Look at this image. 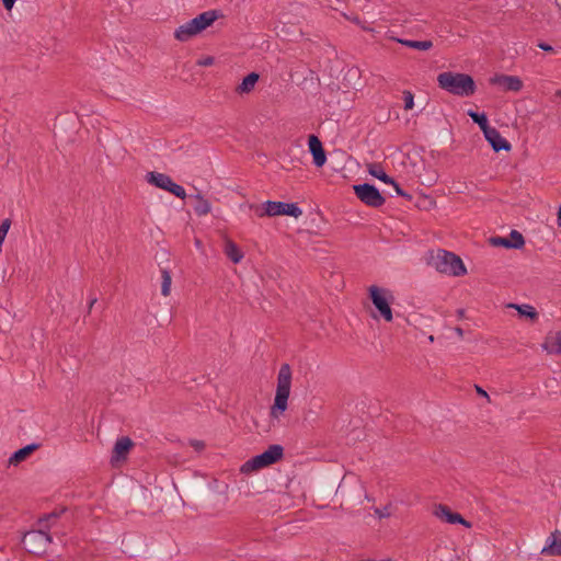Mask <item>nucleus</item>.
I'll list each match as a JSON object with an SVG mask.
<instances>
[{
    "label": "nucleus",
    "instance_id": "1",
    "mask_svg": "<svg viewBox=\"0 0 561 561\" xmlns=\"http://www.w3.org/2000/svg\"><path fill=\"white\" fill-rule=\"evenodd\" d=\"M437 81L442 89L455 95L468 96L476 91L473 79L466 73L443 72L438 75Z\"/></svg>",
    "mask_w": 561,
    "mask_h": 561
},
{
    "label": "nucleus",
    "instance_id": "2",
    "mask_svg": "<svg viewBox=\"0 0 561 561\" xmlns=\"http://www.w3.org/2000/svg\"><path fill=\"white\" fill-rule=\"evenodd\" d=\"M291 387V369L288 364H283L277 375V386L272 407V415L278 417L287 409V401L290 394Z\"/></svg>",
    "mask_w": 561,
    "mask_h": 561
},
{
    "label": "nucleus",
    "instance_id": "3",
    "mask_svg": "<svg viewBox=\"0 0 561 561\" xmlns=\"http://www.w3.org/2000/svg\"><path fill=\"white\" fill-rule=\"evenodd\" d=\"M432 262L438 272L447 275L460 276L467 272L462 260L445 250H437L432 257Z\"/></svg>",
    "mask_w": 561,
    "mask_h": 561
},
{
    "label": "nucleus",
    "instance_id": "4",
    "mask_svg": "<svg viewBox=\"0 0 561 561\" xmlns=\"http://www.w3.org/2000/svg\"><path fill=\"white\" fill-rule=\"evenodd\" d=\"M369 297L373 301V305L377 309L379 317L385 319L387 322L392 321L393 316L391 304L393 302V295L385 288L370 286Z\"/></svg>",
    "mask_w": 561,
    "mask_h": 561
},
{
    "label": "nucleus",
    "instance_id": "5",
    "mask_svg": "<svg viewBox=\"0 0 561 561\" xmlns=\"http://www.w3.org/2000/svg\"><path fill=\"white\" fill-rule=\"evenodd\" d=\"M50 542L51 537L43 527L25 533L22 539L24 548L33 554L44 553Z\"/></svg>",
    "mask_w": 561,
    "mask_h": 561
},
{
    "label": "nucleus",
    "instance_id": "6",
    "mask_svg": "<svg viewBox=\"0 0 561 561\" xmlns=\"http://www.w3.org/2000/svg\"><path fill=\"white\" fill-rule=\"evenodd\" d=\"M283 456V447L279 445H272L264 453L253 457L251 461H248V470H260L266 468Z\"/></svg>",
    "mask_w": 561,
    "mask_h": 561
},
{
    "label": "nucleus",
    "instance_id": "7",
    "mask_svg": "<svg viewBox=\"0 0 561 561\" xmlns=\"http://www.w3.org/2000/svg\"><path fill=\"white\" fill-rule=\"evenodd\" d=\"M354 192L368 206L379 207L385 203V198L374 185L367 183L358 184L354 186Z\"/></svg>",
    "mask_w": 561,
    "mask_h": 561
},
{
    "label": "nucleus",
    "instance_id": "8",
    "mask_svg": "<svg viewBox=\"0 0 561 561\" xmlns=\"http://www.w3.org/2000/svg\"><path fill=\"white\" fill-rule=\"evenodd\" d=\"M265 213L268 216L288 215L295 218L302 215V210L296 204L282 202H267Z\"/></svg>",
    "mask_w": 561,
    "mask_h": 561
},
{
    "label": "nucleus",
    "instance_id": "9",
    "mask_svg": "<svg viewBox=\"0 0 561 561\" xmlns=\"http://www.w3.org/2000/svg\"><path fill=\"white\" fill-rule=\"evenodd\" d=\"M133 446L134 442L128 436L119 437L113 447L111 462L114 463L125 460Z\"/></svg>",
    "mask_w": 561,
    "mask_h": 561
},
{
    "label": "nucleus",
    "instance_id": "10",
    "mask_svg": "<svg viewBox=\"0 0 561 561\" xmlns=\"http://www.w3.org/2000/svg\"><path fill=\"white\" fill-rule=\"evenodd\" d=\"M434 515L446 522V523H449V524H461L463 526H466L467 528H470L471 527V524L469 522H467L465 518H462L461 515H459L458 513H454L450 511V508L446 505H438L435 507L434 510Z\"/></svg>",
    "mask_w": 561,
    "mask_h": 561
},
{
    "label": "nucleus",
    "instance_id": "11",
    "mask_svg": "<svg viewBox=\"0 0 561 561\" xmlns=\"http://www.w3.org/2000/svg\"><path fill=\"white\" fill-rule=\"evenodd\" d=\"M484 137L490 142L492 148L497 152L500 150L508 151L511 149L510 142L501 136V134L493 127L484 130Z\"/></svg>",
    "mask_w": 561,
    "mask_h": 561
},
{
    "label": "nucleus",
    "instance_id": "12",
    "mask_svg": "<svg viewBox=\"0 0 561 561\" xmlns=\"http://www.w3.org/2000/svg\"><path fill=\"white\" fill-rule=\"evenodd\" d=\"M308 147L313 157V163L317 167L324 165V163L327 161L325 152L322 148L321 141L319 140V138L317 136H314V135L309 136Z\"/></svg>",
    "mask_w": 561,
    "mask_h": 561
},
{
    "label": "nucleus",
    "instance_id": "13",
    "mask_svg": "<svg viewBox=\"0 0 561 561\" xmlns=\"http://www.w3.org/2000/svg\"><path fill=\"white\" fill-rule=\"evenodd\" d=\"M217 19V14L215 11H205L198 14L196 18L188 21V25L193 26V28L198 34L204 31L206 27L211 25Z\"/></svg>",
    "mask_w": 561,
    "mask_h": 561
},
{
    "label": "nucleus",
    "instance_id": "14",
    "mask_svg": "<svg viewBox=\"0 0 561 561\" xmlns=\"http://www.w3.org/2000/svg\"><path fill=\"white\" fill-rule=\"evenodd\" d=\"M491 82L493 84L501 85L507 91H514L517 92L523 88V82L518 77L515 76H496L491 79Z\"/></svg>",
    "mask_w": 561,
    "mask_h": 561
},
{
    "label": "nucleus",
    "instance_id": "15",
    "mask_svg": "<svg viewBox=\"0 0 561 561\" xmlns=\"http://www.w3.org/2000/svg\"><path fill=\"white\" fill-rule=\"evenodd\" d=\"M545 556H561V533H552L546 541L545 547L541 550Z\"/></svg>",
    "mask_w": 561,
    "mask_h": 561
},
{
    "label": "nucleus",
    "instance_id": "16",
    "mask_svg": "<svg viewBox=\"0 0 561 561\" xmlns=\"http://www.w3.org/2000/svg\"><path fill=\"white\" fill-rule=\"evenodd\" d=\"M146 179L149 184L164 191L168 190L172 182V179L169 175L156 171L148 172Z\"/></svg>",
    "mask_w": 561,
    "mask_h": 561
},
{
    "label": "nucleus",
    "instance_id": "17",
    "mask_svg": "<svg viewBox=\"0 0 561 561\" xmlns=\"http://www.w3.org/2000/svg\"><path fill=\"white\" fill-rule=\"evenodd\" d=\"M224 253L233 263H239L243 259L242 250L228 238L224 242Z\"/></svg>",
    "mask_w": 561,
    "mask_h": 561
},
{
    "label": "nucleus",
    "instance_id": "18",
    "mask_svg": "<svg viewBox=\"0 0 561 561\" xmlns=\"http://www.w3.org/2000/svg\"><path fill=\"white\" fill-rule=\"evenodd\" d=\"M542 348L549 354L561 353V332L550 333L546 337Z\"/></svg>",
    "mask_w": 561,
    "mask_h": 561
},
{
    "label": "nucleus",
    "instance_id": "19",
    "mask_svg": "<svg viewBox=\"0 0 561 561\" xmlns=\"http://www.w3.org/2000/svg\"><path fill=\"white\" fill-rule=\"evenodd\" d=\"M39 444H30L14 451L9 459V462L12 465H18L21 461L25 460L33 451L39 448Z\"/></svg>",
    "mask_w": 561,
    "mask_h": 561
},
{
    "label": "nucleus",
    "instance_id": "20",
    "mask_svg": "<svg viewBox=\"0 0 561 561\" xmlns=\"http://www.w3.org/2000/svg\"><path fill=\"white\" fill-rule=\"evenodd\" d=\"M197 33L196 31L193 28V26H190L188 25V22L180 25L175 32H174V37L180 41V42H186L188 41L190 38H192L193 36H195Z\"/></svg>",
    "mask_w": 561,
    "mask_h": 561
},
{
    "label": "nucleus",
    "instance_id": "21",
    "mask_svg": "<svg viewBox=\"0 0 561 561\" xmlns=\"http://www.w3.org/2000/svg\"><path fill=\"white\" fill-rule=\"evenodd\" d=\"M507 307L517 310L520 317H525L530 320H536L538 318V312L530 305L508 304Z\"/></svg>",
    "mask_w": 561,
    "mask_h": 561
},
{
    "label": "nucleus",
    "instance_id": "22",
    "mask_svg": "<svg viewBox=\"0 0 561 561\" xmlns=\"http://www.w3.org/2000/svg\"><path fill=\"white\" fill-rule=\"evenodd\" d=\"M368 172L371 176L380 180L385 184L393 183V180L387 175V173L383 171V168L378 163L368 164Z\"/></svg>",
    "mask_w": 561,
    "mask_h": 561
},
{
    "label": "nucleus",
    "instance_id": "23",
    "mask_svg": "<svg viewBox=\"0 0 561 561\" xmlns=\"http://www.w3.org/2000/svg\"><path fill=\"white\" fill-rule=\"evenodd\" d=\"M65 512V508L60 511H54L49 514H45L43 517L38 519V524L41 527L45 528L46 530H49L50 527L54 525L55 520L60 517V515Z\"/></svg>",
    "mask_w": 561,
    "mask_h": 561
},
{
    "label": "nucleus",
    "instance_id": "24",
    "mask_svg": "<svg viewBox=\"0 0 561 561\" xmlns=\"http://www.w3.org/2000/svg\"><path fill=\"white\" fill-rule=\"evenodd\" d=\"M398 42L407 47L419 50H428L430 48L433 47V43L431 41L398 39Z\"/></svg>",
    "mask_w": 561,
    "mask_h": 561
},
{
    "label": "nucleus",
    "instance_id": "25",
    "mask_svg": "<svg viewBox=\"0 0 561 561\" xmlns=\"http://www.w3.org/2000/svg\"><path fill=\"white\" fill-rule=\"evenodd\" d=\"M195 198H196V204L194 205V211L198 216L207 215L210 211V203L207 199H205L203 196H201L199 194H197L195 196Z\"/></svg>",
    "mask_w": 561,
    "mask_h": 561
},
{
    "label": "nucleus",
    "instance_id": "26",
    "mask_svg": "<svg viewBox=\"0 0 561 561\" xmlns=\"http://www.w3.org/2000/svg\"><path fill=\"white\" fill-rule=\"evenodd\" d=\"M171 274L167 268H161V294L167 297L171 293Z\"/></svg>",
    "mask_w": 561,
    "mask_h": 561
},
{
    "label": "nucleus",
    "instance_id": "27",
    "mask_svg": "<svg viewBox=\"0 0 561 561\" xmlns=\"http://www.w3.org/2000/svg\"><path fill=\"white\" fill-rule=\"evenodd\" d=\"M467 114L471 117V119L479 125L481 130L484 133V130L489 129L490 126L488 125V118L486 115L483 113H477L474 111L469 110Z\"/></svg>",
    "mask_w": 561,
    "mask_h": 561
},
{
    "label": "nucleus",
    "instance_id": "28",
    "mask_svg": "<svg viewBox=\"0 0 561 561\" xmlns=\"http://www.w3.org/2000/svg\"><path fill=\"white\" fill-rule=\"evenodd\" d=\"M507 239L511 240V245L513 249H518L524 244L523 236L516 230H513Z\"/></svg>",
    "mask_w": 561,
    "mask_h": 561
},
{
    "label": "nucleus",
    "instance_id": "29",
    "mask_svg": "<svg viewBox=\"0 0 561 561\" xmlns=\"http://www.w3.org/2000/svg\"><path fill=\"white\" fill-rule=\"evenodd\" d=\"M167 192L173 194L174 196L184 199L186 197V193L183 186L171 182V185L168 187Z\"/></svg>",
    "mask_w": 561,
    "mask_h": 561
},
{
    "label": "nucleus",
    "instance_id": "30",
    "mask_svg": "<svg viewBox=\"0 0 561 561\" xmlns=\"http://www.w3.org/2000/svg\"><path fill=\"white\" fill-rule=\"evenodd\" d=\"M404 108L407 111L412 110L414 106V96L410 91L403 92Z\"/></svg>",
    "mask_w": 561,
    "mask_h": 561
},
{
    "label": "nucleus",
    "instance_id": "31",
    "mask_svg": "<svg viewBox=\"0 0 561 561\" xmlns=\"http://www.w3.org/2000/svg\"><path fill=\"white\" fill-rule=\"evenodd\" d=\"M215 64V58L213 56H203L196 60V65L199 67H209Z\"/></svg>",
    "mask_w": 561,
    "mask_h": 561
},
{
    "label": "nucleus",
    "instance_id": "32",
    "mask_svg": "<svg viewBox=\"0 0 561 561\" xmlns=\"http://www.w3.org/2000/svg\"><path fill=\"white\" fill-rule=\"evenodd\" d=\"M190 445L197 451L201 453L205 448V442L199 439H191Z\"/></svg>",
    "mask_w": 561,
    "mask_h": 561
},
{
    "label": "nucleus",
    "instance_id": "33",
    "mask_svg": "<svg viewBox=\"0 0 561 561\" xmlns=\"http://www.w3.org/2000/svg\"><path fill=\"white\" fill-rule=\"evenodd\" d=\"M492 241H493V244H495V245H503L505 248L513 249L511 245V240L507 238H495Z\"/></svg>",
    "mask_w": 561,
    "mask_h": 561
},
{
    "label": "nucleus",
    "instance_id": "34",
    "mask_svg": "<svg viewBox=\"0 0 561 561\" xmlns=\"http://www.w3.org/2000/svg\"><path fill=\"white\" fill-rule=\"evenodd\" d=\"M259 80V75L255 72L248 73V91L254 87Z\"/></svg>",
    "mask_w": 561,
    "mask_h": 561
},
{
    "label": "nucleus",
    "instance_id": "35",
    "mask_svg": "<svg viewBox=\"0 0 561 561\" xmlns=\"http://www.w3.org/2000/svg\"><path fill=\"white\" fill-rule=\"evenodd\" d=\"M237 92H239L240 94L245 93V77L241 80V82L237 87Z\"/></svg>",
    "mask_w": 561,
    "mask_h": 561
},
{
    "label": "nucleus",
    "instance_id": "36",
    "mask_svg": "<svg viewBox=\"0 0 561 561\" xmlns=\"http://www.w3.org/2000/svg\"><path fill=\"white\" fill-rule=\"evenodd\" d=\"M16 0H2L3 7L11 10Z\"/></svg>",
    "mask_w": 561,
    "mask_h": 561
},
{
    "label": "nucleus",
    "instance_id": "37",
    "mask_svg": "<svg viewBox=\"0 0 561 561\" xmlns=\"http://www.w3.org/2000/svg\"><path fill=\"white\" fill-rule=\"evenodd\" d=\"M390 184L394 187L398 195H400V196L404 195V192L401 190V187L394 181H393V183H390Z\"/></svg>",
    "mask_w": 561,
    "mask_h": 561
},
{
    "label": "nucleus",
    "instance_id": "38",
    "mask_svg": "<svg viewBox=\"0 0 561 561\" xmlns=\"http://www.w3.org/2000/svg\"><path fill=\"white\" fill-rule=\"evenodd\" d=\"M538 47H540L541 49H543L546 51H552L553 50L552 46H550L548 44H545V43L538 44Z\"/></svg>",
    "mask_w": 561,
    "mask_h": 561
},
{
    "label": "nucleus",
    "instance_id": "39",
    "mask_svg": "<svg viewBox=\"0 0 561 561\" xmlns=\"http://www.w3.org/2000/svg\"><path fill=\"white\" fill-rule=\"evenodd\" d=\"M376 514L382 518V517H388L389 516V513L388 512H385V511H380V510H376Z\"/></svg>",
    "mask_w": 561,
    "mask_h": 561
},
{
    "label": "nucleus",
    "instance_id": "40",
    "mask_svg": "<svg viewBox=\"0 0 561 561\" xmlns=\"http://www.w3.org/2000/svg\"><path fill=\"white\" fill-rule=\"evenodd\" d=\"M96 300H98V299H96L95 297H93V298L90 300V302H89V312L91 311V309H92V307L94 306V304L96 302Z\"/></svg>",
    "mask_w": 561,
    "mask_h": 561
},
{
    "label": "nucleus",
    "instance_id": "41",
    "mask_svg": "<svg viewBox=\"0 0 561 561\" xmlns=\"http://www.w3.org/2000/svg\"><path fill=\"white\" fill-rule=\"evenodd\" d=\"M477 391H478L479 394H481L483 397H488V393L483 389H481L480 387H477Z\"/></svg>",
    "mask_w": 561,
    "mask_h": 561
},
{
    "label": "nucleus",
    "instance_id": "42",
    "mask_svg": "<svg viewBox=\"0 0 561 561\" xmlns=\"http://www.w3.org/2000/svg\"><path fill=\"white\" fill-rule=\"evenodd\" d=\"M245 470H247L245 463L241 465V466H240V472H241V473H244V472H245Z\"/></svg>",
    "mask_w": 561,
    "mask_h": 561
},
{
    "label": "nucleus",
    "instance_id": "43",
    "mask_svg": "<svg viewBox=\"0 0 561 561\" xmlns=\"http://www.w3.org/2000/svg\"><path fill=\"white\" fill-rule=\"evenodd\" d=\"M558 221H559V225L561 226V206H560V209L558 213Z\"/></svg>",
    "mask_w": 561,
    "mask_h": 561
},
{
    "label": "nucleus",
    "instance_id": "44",
    "mask_svg": "<svg viewBox=\"0 0 561 561\" xmlns=\"http://www.w3.org/2000/svg\"><path fill=\"white\" fill-rule=\"evenodd\" d=\"M558 94L561 96V91H559Z\"/></svg>",
    "mask_w": 561,
    "mask_h": 561
}]
</instances>
